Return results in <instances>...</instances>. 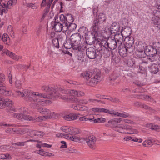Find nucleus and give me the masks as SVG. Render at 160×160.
I'll use <instances>...</instances> for the list:
<instances>
[{
	"label": "nucleus",
	"instance_id": "obj_1",
	"mask_svg": "<svg viewBox=\"0 0 160 160\" xmlns=\"http://www.w3.org/2000/svg\"><path fill=\"white\" fill-rule=\"evenodd\" d=\"M42 91L50 93L49 94L42 93L39 92H32L28 90H24L23 92L18 91L16 93L19 97H25V99L27 101H29L31 102L30 106L33 108L37 107V105L42 106H45L49 105L52 103L50 100L42 99L39 98H50L52 99H56L59 96L56 94L57 90L60 92L62 93L65 94L68 93L69 92L68 90H64L60 87L57 88L54 85H44L42 87Z\"/></svg>",
	"mask_w": 160,
	"mask_h": 160
},
{
	"label": "nucleus",
	"instance_id": "obj_2",
	"mask_svg": "<svg viewBox=\"0 0 160 160\" xmlns=\"http://www.w3.org/2000/svg\"><path fill=\"white\" fill-rule=\"evenodd\" d=\"M108 18L104 13L99 14L98 18L94 19L91 28L96 33L101 30L102 28H103L104 24L106 23Z\"/></svg>",
	"mask_w": 160,
	"mask_h": 160
},
{
	"label": "nucleus",
	"instance_id": "obj_3",
	"mask_svg": "<svg viewBox=\"0 0 160 160\" xmlns=\"http://www.w3.org/2000/svg\"><path fill=\"white\" fill-rule=\"evenodd\" d=\"M37 105V108L38 111L40 113L44 115L38 117L36 118L37 121H39L41 120H44L46 119H48L51 118H56L58 117V114L57 113L54 112H51L49 109L44 108H38Z\"/></svg>",
	"mask_w": 160,
	"mask_h": 160
},
{
	"label": "nucleus",
	"instance_id": "obj_4",
	"mask_svg": "<svg viewBox=\"0 0 160 160\" xmlns=\"http://www.w3.org/2000/svg\"><path fill=\"white\" fill-rule=\"evenodd\" d=\"M114 129L117 131L122 133L133 134H138V131L135 129L132 128L128 125H119L116 126Z\"/></svg>",
	"mask_w": 160,
	"mask_h": 160
},
{
	"label": "nucleus",
	"instance_id": "obj_5",
	"mask_svg": "<svg viewBox=\"0 0 160 160\" xmlns=\"http://www.w3.org/2000/svg\"><path fill=\"white\" fill-rule=\"evenodd\" d=\"M12 101L10 99L8 98L3 99L0 97V108H3L6 105H8V107L7 111L9 113L17 111L14 107L12 106Z\"/></svg>",
	"mask_w": 160,
	"mask_h": 160
},
{
	"label": "nucleus",
	"instance_id": "obj_6",
	"mask_svg": "<svg viewBox=\"0 0 160 160\" xmlns=\"http://www.w3.org/2000/svg\"><path fill=\"white\" fill-rule=\"evenodd\" d=\"M145 52L149 57L148 59L151 62H154L157 61L158 57H157V52L153 48L152 45L146 47Z\"/></svg>",
	"mask_w": 160,
	"mask_h": 160
},
{
	"label": "nucleus",
	"instance_id": "obj_7",
	"mask_svg": "<svg viewBox=\"0 0 160 160\" xmlns=\"http://www.w3.org/2000/svg\"><path fill=\"white\" fill-rule=\"evenodd\" d=\"M102 44H104V48L106 49L109 48L111 50H114L120 45L116 41V40L113 39H108L107 40L102 42Z\"/></svg>",
	"mask_w": 160,
	"mask_h": 160
},
{
	"label": "nucleus",
	"instance_id": "obj_8",
	"mask_svg": "<svg viewBox=\"0 0 160 160\" xmlns=\"http://www.w3.org/2000/svg\"><path fill=\"white\" fill-rule=\"evenodd\" d=\"M60 21L65 25V26H68V25L72 22L74 19L72 15L71 14H67L66 16L63 14H61L59 17Z\"/></svg>",
	"mask_w": 160,
	"mask_h": 160
},
{
	"label": "nucleus",
	"instance_id": "obj_9",
	"mask_svg": "<svg viewBox=\"0 0 160 160\" xmlns=\"http://www.w3.org/2000/svg\"><path fill=\"white\" fill-rule=\"evenodd\" d=\"M5 80V75L3 74H0V93L5 95H8L10 92L6 90V88L3 82Z\"/></svg>",
	"mask_w": 160,
	"mask_h": 160
},
{
	"label": "nucleus",
	"instance_id": "obj_10",
	"mask_svg": "<svg viewBox=\"0 0 160 160\" xmlns=\"http://www.w3.org/2000/svg\"><path fill=\"white\" fill-rule=\"evenodd\" d=\"M87 46L88 43L86 41L85 42H84L83 44L80 45V42H76L72 43V48L74 50L83 52L85 49L87 48L86 47Z\"/></svg>",
	"mask_w": 160,
	"mask_h": 160
},
{
	"label": "nucleus",
	"instance_id": "obj_11",
	"mask_svg": "<svg viewBox=\"0 0 160 160\" xmlns=\"http://www.w3.org/2000/svg\"><path fill=\"white\" fill-rule=\"evenodd\" d=\"M85 140L90 148L92 149L95 148L96 139L94 136L93 135L88 136L85 139Z\"/></svg>",
	"mask_w": 160,
	"mask_h": 160
},
{
	"label": "nucleus",
	"instance_id": "obj_12",
	"mask_svg": "<svg viewBox=\"0 0 160 160\" xmlns=\"http://www.w3.org/2000/svg\"><path fill=\"white\" fill-rule=\"evenodd\" d=\"M86 55L89 59H93L96 57V50L94 48H89L86 49Z\"/></svg>",
	"mask_w": 160,
	"mask_h": 160
},
{
	"label": "nucleus",
	"instance_id": "obj_13",
	"mask_svg": "<svg viewBox=\"0 0 160 160\" xmlns=\"http://www.w3.org/2000/svg\"><path fill=\"white\" fill-rule=\"evenodd\" d=\"M120 27L117 22H113L110 27V32L112 34H117L119 33Z\"/></svg>",
	"mask_w": 160,
	"mask_h": 160
},
{
	"label": "nucleus",
	"instance_id": "obj_14",
	"mask_svg": "<svg viewBox=\"0 0 160 160\" xmlns=\"http://www.w3.org/2000/svg\"><path fill=\"white\" fill-rule=\"evenodd\" d=\"M100 78V76L96 74L94 77L92 78L89 81L87 82V84L88 85L93 87L99 82Z\"/></svg>",
	"mask_w": 160,
	"mask_h": 160
},
{
	"label": "nucleus",
	"instance_id": "obj_15",
	"mask_svg": "<svg viewBox=\"0 0 160 160\" xmlns=\"http://www.w3.org/2000/svg\"><path fill=\"white\" fill-rule=\"evenodd\" d=\"M51 24L53 25V28L55 29V31L56 32H60L62 30L65 29V26H63L62 23H60V22H52Z\"/></svg>",
	"mask_w": 160,
	"mask_h": 160
},
{
	"label": "nucleus",
	"instance_id": "obj_16",
	"mask_svg": "<svg viewBox=\"0 0 160 160\" xmlns=\"http://www.w3.org/2000/svg\"><path fill=\"white\" fill-rule=\"evenodd\" d=\"M80 114L78 112H74L70 113L69 115H65L63 118L66 120L71 121L76 119L79 116Z\"/></svg>",
	"mask_w": 160,
	"mask_h": 160
},
{
	"label": "nucleus",
	"instance_id": "obj_17",
	"mask_svg": "<svg viewBox=\"0 0 160 160\" xmlns=\"http://www.w3.org/2000/svg\"><path fill=\"white\" fill-rule=\"evenodd\" d=\"M118 50L119 55L122 57H126L128 54L126 47L123 44H121L118 46Z\"/></svg>",
	"mask_w": 160,
	"mask_h": 160
},
{
	"label": "nucleus",
	"instance_id": "obj_18",
	"mask_svg": "<svg viewBox=\"0 0 160 160\" xmlns=\"http://www.w3.org/2000/svg\"><path fill=\"white\" fill-rule=\"evenodd\" d=\"M78 31L79 32V34L80 35L81 37L82 36L83 39H86L89 33L88 29L85 27L82 26L79 28Z\"/></svg>",
	"mask_w": 160,
	"mask_h": 160
},
{
	"label": "nucleus",
	"instance_id": "obj_19",
	"mask_svg": "<svg viewBox=\"0 0 160 160\" xmlns=\"http://www.w3.org/2000/svg\"><path fill=\"white\" fill-rule=\"evenodd\" d=\"M92 110L94 112H104L111 115H112L113 113V110L110 111L108 109L103 108H92Z\"/></svg>",
	"mask_w": 160,
	"mask_h": 160
},
{
	"label": "nucleus",
	"instance_id": "obj_20",
	"mask_svg": "<svg viewBox=\"0 0 160 160\" xmlns=\"http://www.w3.org/2000/svg\"><path fill=\"white\" fill-rule=\"evenodd\" d=\"M132 30L131 28L128 27L124 28L121 31V33L122 35V38L125 37V38L130 37L129 36L131 33Z\"/></svg>",
	"mask_w": 160,
	"mask_h": 160
},
{
	"label": "nucleus",
	"instance_id": "obj_21",
	"mask_svg": "<svg viewBox=\"0 0 160 160\" xmlns=\"http://www.w3.org/2000/svg\"><path fill=\"white\" fill-rule=\"evenodd\" d=\"M70 39L72 43L79 42L81 39V37L78 33H76L71 36Z\"/></svg>",
	"mask_w": 160,
	"mask_h": 160
},
{
	"label": "nucleus",
	"instance_id": "obj_22",
	"mask_svg": "<svg viewBox=\"0 0 160 160\" xmlns=\"http://www.w3.org/2000/svg\"><path fill=\"white\" fill-rule=\"evenodd\" d=\"M71 95L75 97H80L83 96L84 93L81 91H78L74 90H71L70 92Z\"/></svg>",
	"mask_w": 160,
	"mask_h": 160
},
{
	"label": "nucleus",
	"instance_id": "obj_23",
	"mask_svg": "<svg viewBox=\"0 0 160 160\" xmlns=\"http://www.w3.org/2000/svg\"><path fill=\"white\" fill-rule=\"evenodd\" d=\"M68 26H65L64 31H66L68 30L71 32L73 31L76 29L77 27V25L75 23L72 22L67 25Z\"/></svg>",
	"mask_w": 160,
	"mask_h": 160
},
{
	"label": "nucleus",
	"instance_id": "obj_24",
	"mask_svg": "<svg viewBox=\"0 0 160 160\" xmlns=\"http://www.w3.org/2000/svg\"><path fill=\"white\" fill-rule=\"evenodd\" d=\"M103 41H105V40H103L101 41V42L98 41L95 44L94 47L96 50L98 51H100L102 50V46L104 47V44L102 43V42Z\"/></svg>",
	"mask_w": 160,
	"mask_h": 160
},
{
	"label": "nucleus",
	"instance_id": "obj_25",
	"mask_svg": "<svg viewBox=\"0 0 160 160\" xmlns=\"http://www.w3.org/2000/svg\"><path fill=\"white\" fill-rule=\"evenodd\" d=\"M150 70L152 73L156 74L159 71V67L157 64H152L150 67Z\"/></svg>",
	"mask_w": 160,
	"mask_h": 160
},
{
	"label": "nucleus",
	"instance_id": "obj_26",
	"mask_svg": "<svg viewBox=\"0 0 160 160\" xmlns=\"http://www.w3.org/2000/svg\"><path fill=\"white\" fill-rule=\"evenodd\" d=\"M147 47L145 42L142 41L139 42L137 45V50L145 51V49Z\"/></svg>",
	"mask_w": 160,
	"mask_h": 160
},
{
	"label": "nucleus",
	"instance_id": "obj_27",
	"mask_svg": "<svg viewBox=\"0 0 160 160\" xmlns=\"http://www.w3.org/2000/svg\"><path fill=\"white\" fill-rule=\"evenodd\" d=\"M20 128H8L5 131L9 133H18L20 132Z\"/></svg>",
	"mask_w": 160,
	"mask_h": 160
},
{
	"label": "nucleus",
	"instance_id": "obj_28",
	"mask_svg": "<svg viewBox=\"0 0 160 160\" xmlns=\"http://www.w3.org/2000/svg\"><path fill=\"white\" fill-rule=\"evenodd\" d=\"M3 42L7 45H9L10 43V39L7 34L4 33L2 39Z\"/></svg>",
	"mask_w": 160,
	"mask_h": 160
},
{
	"label": "nucleus",
	"instance_id": "obj_29",
	"mask_svg": "<svg viewBox=\"0 0 160 160\" xmlns=\"http://www.w3.org/2000/svg\"><path fill=\"white\" fill-rule=\"evenodd\" d=\"M126 41L125 46H131L133 45L134 42V39L132 37H130L125 38Z\"/></svg>",
	"mask_w": 160,
	"mask_h": 160
},
{
	"label": "nucleus",
	"instance_id": "obj_30",
	"mask_svg": "<svg viewBox=\"0 0 160 160\" xmlns=\"http://www.w3.org/2000/svg\"><path fill=\"white\" fill-rule=\"evenodd\" d=\"M72 43L70 39H68L64 42L63 46L66 49H70L72 47Z\"/></svg>",
	"mask_w": 160,
	"mask_h": 160
},
{
	"label": "nucleus",
	"instance_id": "obj_31",
	"mask_svg": "<svg viewBox=\"0 0 160 160\" xmlns=\"http://www.w3.org/2000/svg\"><path fill=\"white\" fill-rule=\"evenodd\" d=\"M113 35L114 36L113 39L116 40V41L118 42V43L120 44H122L121 40L123 39V37L122 38V35L121 34L120 35L119 33H118L117 34H113Z\"/></svg>",
	"mask_w": 160,
	"mask_h": 160
},
{
	"label": "nucleus",
	"instance_id": "obj_32",
	"mask_svg": "<svg viewBox=\"0 0 160 160\" xmlns=\"http://www.w3.org/2000/svg\"><path fill=\"white\" fill-rule=\"evenodd\" d=\"M151 23L155 25H160V18L157 17H152L151 20Z\"/></svg>",
	"mask_w": 160,
	"mask_h": 160
},
{
	"label": "nucleus",
	"instance_id": "obj_33",
	"mask_svg": "<svg viewBox=\"0 0 160 160\" xmlns=\"http://www.w3.org/2000/svg\"><path fill=\"white\" fill-rule=\"evenodd\" d=\"M153 48L156 49L157 52V55L160 54V43L158 42H155L153 43L152 45Z\"/></svg>",
	"mask_w": 160,
	"mask_h": 160
},
{
	"label": "nucleus",
	"instance_id": "obj_34",
	"mask_svg": "<svg viewBox=\"0 0 160 160\" xmlns=\"http://www.w3.org/2000/svg\"><path fill=\"white\" fill-rule=\"evenodd\" d=\"M92 75V72L89 71H85L81 74V76L86 79L91 77Z\"/></svg>",
	"mask_w": 160,
	"mask_h": 160
},
{
	"label": "nucleus",
	"instance_id": "obj_35",
	"mask_svg": "<svg viewBox=\"0 0 160 160\" xmlns=\"http://www.w3.org/2000/svg\"><path fill=\"white\" fill-rule=\"evenodd\" d=\"M145 50H137L136 53V55L139 58H142L145 57Z\"/></svg>",
	"mask_w": 160,
	"mask_h": 160
},
{
	"label": "nucleus",
	"instance_id": "obj_36",
	"mask_svg": "<svg viewBox=\"0 0 160 160\" xmlns=\"http://www.w3.org/2000/svg\"><path fill=\"white\" fill-rule=\"evenodd\" d=\"M96 96L97 98H100V99H108L111 101L114 102L117 101V99L112 98L111 97H110V98H104V97L105 96H104V95H101L99 94H97L96 95Z\"/></svg>",
	"mask_w": 160,
	"mask_h": 160
},
{
	"label": "nucleus",
	"instance_id": "obj_37",
	"mask_svg": "<svg viewBox=\"0 0 160 160\" xmlns=\"http://www.w3.org/2000/svg\"><path fill=\"white\" fill-rule=\"evenodd\" d=\"M4 52L5 53L6 55H8L13 59H17V57L14 53L11 52L8 50H5Z\"/></svg>",
	"mask_w": 160,
	"mask_h": 160
},
{
	"label": "nucleus",
	"instance_id": "obj_38",
	"mask_svg": "<svg viewBox=\"0 0 160 160\" xmlns=\"http://www.w3.org/2000/svg\"><path fill=\"white\" fill-rule=\"evenodd\" d=\"M61 39V38H55L52 40V42L53 45L56 48H59V41Z\"/></svg>",
	"mask_w": 160,
	"mask_h": 160
},
{
	"label": "nucleus",
	"instance_id": "obj_39",
	"mask_svg": "<svg viewBox=\"0 0 160 160\" xmlns=\"http://www.w3.org/2000/svg\"><path fill=\"white\" fill-rule=\"evenodd\" d=\"M23 4L24 5H26V6L28 7L31 8L33 9H36L38 7V5H36V3H26L25 5V4L23 3Z\"/></svg>",
	"mask_w": 160,
	"mask_h": 160
},
{
	"label": "nucleus",
	"instance_id": "obj_40",
	"mask_svg": "<svg viewBox=\"0 0 160 160\" xmlns=\"http://www.w3.org/2000/svg\"><path fill=\"white\" fill-rule=\"evenodd\" d=\"M17 2V0H10L7 3V8H10L12 5H15Z\"/></svg>",
	"mask_w": 160,
	"mask_h": 160
},
{
	"label": "nucleus",
	"instance_id": "obj_41",
	"mask_svg": "<svg viewBox=\"0 0 160 160\" xmlns=\"http://www.w3.org/2000/svg\"><path fill=\"white\" fill-rule=\"evenodd\" d=\"M122 120V118H115L113 119L110 120H109L108 123L109 124H114L116 122H120Z\"/></svg>",
	"mask_w": 160,
	"mask_h": 160
},
{
	"label": "nucleus",
	"instance_id": "obj_42",
	"mask_svg": "<svg viewBox=\"0 0 160 160\" xmlns=\"http://www.w3.org/2000/svg\"><path fill=\"white\" fill-rule=\"evenodd\" d=\"M22 116L23 117L22 119L26 120L33 121L35 120L34 118L31 116H30L29 115H25L24 113H22Z\"/></svg>",
	"mask_w": 160,
	"mask_h": 160
},
{
	"label": "nucleus",
	"instance_id": "obj_43",
	"mask_svg": "<svg viewBox=\"0 0 160 160\" xmlns=\"http://www.w3.org/2000/svg\"><path fill=\"white\" fill-rule=\"evenodd\" d=\"M126 47L127 50V53L128 52L129 53L132 52L135 50V48L133 45L131 46H125Z\"/></svg>",
	"mask_w": 160,
	"mask_h": 160
},
{
	"label": "nucleus",
	"instance_id": "obj_44",
	"mask_svg": "<svg viewBox=\"0 0 160 160\" xmlns=\"http://www.w3.org/2000/svg\"><path fill=\"white\" fill-rule=\"evenodd\" d=\"M1 159H10L11 158L10 154H1L0 155Z\"/></svg>",
	"mask_w": 160,
	"mask_h": 160
},
{
	"label": "nucleus",
	"instance_id": "obj_45",
	"mask_svg": "<svg viewBox=\"0 0 160 160\" xmlns=\"http://www.w3.org/2000/svg\"><path fill=\"white\" fill-rule=\"evenodd\" d=\"M106 121V119L105 118H98L95 119L93 120L94 122L103 123Z\"/></svg>",
	"mask_w": 160,
	"mask_h": 160
},
{
	"label": "nucleus",
	"instance_id": "obj_46",
	"mask_svg": "<svg viewBox=\"0 0 160 160\" xmlns=\"http://www.w3.org/2000/svg\"><path fill=\"white\" fill-rule=\"evenodd\" d=\"M118 77V75L116 73H114L112 74L109 78V80H115L117 79V78Z\"/></svg>",
	"mask_w": 160,
	"mask_h": 160
},
{
	"label": "nucleus",
	"instance_id": "obj_47",
	"mask_svg": "<svg viewBox=\"0 0 160 160\" xmlns=\"http://www.w3.org/2000/svg\"><path fill=\"white\" fill-rule=\"evenodd\" d=\"M94 119V118H87L85 116H84L82 117H80L79 118V120L81 121H86L88 120L90 121H92V119Z\"/></svg>",
	"mask_w": 160,
	"mask_h": 160
},
{
	"label": "nucleus",
	"instance_id": "obj_48",
	"mask_svg": "<svg viewBox=\"0 0 160 160\" xmlns=\"http://www.w3.org/2000/svg\"><path fill=\"white\" fill-rule=\"evenodd\" d=\"M22 114V113H14L13 114V116L14 117L17 118L18 119L22 120V119L23 118Z\"/></svg>",
	"mask_w": 160,
	"mask_h": 160
},
{
	"label": "nucleus",
	"instance_id": "obj_49",
	"mask_svg": "<svg viewBox=\"0 0 160 160\" xmlns=\"http://www.w3.org/2000/svg\"><path fill=\"white\" fill-rule=\"evenodd\" d=\"M152 17L160 18V12L158 10H155L153 11Z\"/></svg>",
	"mask_w": 160,
	"mask_h": 160
},
{
	"label": "nucleus",
	"instance_id": "obj_50",
	"mask_svg": "<svg viewBox=\"0 0 160 160\" xmlns=\"http://www.w3.org/2000/svg\"><path fill=\"white\" fill-rule=\"evenodd\" d=\"M135 64V61L132 59H128L127 61V64L129 67H132Z\"/></svg>",
	"mask_w": 160,
	"mask_h": 160
},
{
	"label": "nucleus",
	"instance_id": "obj_51",
	"mask_svg": "<svg viewBox=\"0 0 160 160\" xmlns=\"http://www.w3.org/2000/svg\"><path fill=\"white\" fill-rule=\"evenodd\" d=\"M150 128L153 130H157L160 129V126L155 124H150Z\"/></svg>",
	"mask_w": 160,
	"mask_h": 160
},
{
	"label": "nucleus",
	"instance_id": "obj_52",
	"mask_svg": "<svg viewBox=\"0 0 160 160\" xmlns=\"http://www.w3.org/2000/svg\"><path fill=\"white\" fill-rule=\"evenodd\" d=\"M72 107L75 110H83V108L82 107H80L78 105H75L73 104L72 105Z\"/></svg>",
	"mask_w": 160,
	"mask_h": 160
},
{
	"label": "nucleus",
	"instance_id": "obj_53",
	"mask_svg": "<svg viewBox=\"0 0 160 160\" xmlns=\"http://www.w3.org/2000/svg\"><path fill=\"white\" fill-rule=\"evenodd\" d=\"M56 94L58 95L59 96H58V97L56 99L58 98H61L63 100H66L68 99V97L67 95L62 96V95H61L60 93L57 92Z\"/></svg>",
	"mask_w": 160,
	"mask_h": 160
},
{
	"label": "nucleus",
	"instance_id": "obj_54",
	"mask_svg": "<svg viewBox=\"0 0 160 160\" xmlns=\"http://www.w3.org/2000/svg\"><path fill=\"white\" fill-rule=\"evenodd\" d=\"M142 107L143 108L146 109H148L150 111H151V112H153L154 111V109L152 108H151L149 107H148L145 104H143L142 105Z\"/></svg>",
	"mask_w": 160,
	"mask_h": 160
},
{
	"label": "nucleus",
	"instance_id": "obj_55",
	"mask_svg": "<svg viewBox=\"0 0 160 160\" xmlns=\"http://www.w3.org/2000/svg\"><path fill=\"white\" fill-rule=\"evenodd\" d=\"M36 136H37L38 138H41L44 135V132L41 131H37L36 132Z\"/></svg>",
	"mask_w": 160,
	"mask_h": 160
},
{
	"label": "nucleus",
	"instance_id": "obj_56",
	"mask_svg": "<svg viewBox=\"0 0 160 160\" xmlns=\"http://www.w3.org/2000/svg\"><path fill=\"white\" fill-rule=\"evenodd\" d=\"M34 152L36 153L39 154L42 156H44L45 153V152L42 149H41L40 150H36Z\"/></svg>",
	"mask_w": 160,
	"mask_h": 160
},
{
	"label": "nucleus",
	"instance_id": "obj_57",
	"mask_svg": "<svg viewBox=\"0 0 160 160\" xmlns=\"http://www.w3.org/2000/svg\"><path fill=\"white\" fill-rule=\"evenodd\" d=\"M121 22L123 25L124 26H127L128 23V20L125 18L122 19Z\"/></svg>",
	"mask_w": 160,
	"mask_h": 160
},
{
	"label": "nucleus",
	"instance_id": "obj_58",
	"mask_svg": "<svg viewBox=\"0 0 160 160\" xmlns=\"http://www.w3.org/2000/svg\"><path fill=\"white\" fill-rule=\"evenodd\" d=\"M129 114L126 112H122L121 117L123 118H127L129 117Z\"/></svg>",
	"mask_w": 160,
	"mask_h": 160
},
{
	"label": "nucleus",
	"instance_id": "obj_59",
	"mask_svg": "<svg viewBox=\"0 0 160 160\" xmlns=\"http://www.w3.org/2000/svg\"><path fill=\"white\" fill-rule=\"evenodd\" d=\"M27 141V142H28ZM26 142H26H17L14 143L13 145H17L18 146H23L25 144Z\"/></svg>",
	"mask_w": 160,
	"mask_h": 160
},
{
	"label": "nucleus",
	"instance_id": "obj_60",
	"mask_svg": "<svg viewBox=\"0 0 160 160\" xmlns=\"http://www.w3.org/2000/svg\"><path fill=\"white\" fill-rule=\"evenodd\" d=\"M73 132L74 133V134H78L79 133H80L81 132V130L77 128H75L73 129Z\"/></svg>",
	"mask_w": 160,
	"mask_h": 160
},
{
	"label": "nucleus",
	"instance_id": "obj_61",
	"mask_svg": "<svg viewBox=\"0 0 160 160\" xmlns=\"http://www.w3.org/2000/svg\"><path fill=\"white\" fill-rule=\"evenodd\" d=\"M132 141L134 142H141L142 141V140L141 138L138 139L137 138H134L132 139Z\"/></svg>",
	"mask_w": 160,
	"mask_h": 160
},
{
	"label": "nucleus",
	"instance_id": "obj_62",
	"mask_svg": "<svg viewBox=\"0 0 160 160\" xmlns=\"http://www.w3.org/2000/svg\"><path fill=\"white\" fill-rule=\"evenodd\" d=\"M137 90H138V91L140 92L143 93L146 92V89L143 88L139 87L138 89H137Z\"/></svg>",
	"mask_w": 160,
	"mask_h": 160
},
{
	"label": "nucleus",
	"instance_id": "obj_63",
	"mask_svg": "<svg viewBox=\"0 0 160 160\" xmlns=\"http://www.w3.org/2000/svg\"><path fill=\"white\" fill-rule=\"evenodd\" d=\"M15 86L17 88H19L21 87V83L20 81L19 80H17L15 82Z\"/></svg>",
	"mask_w": 160,
	"mask_h": 160
},
{
	"label": "nucleus",
	"instance_id": "obj_64",
	"mask_svg": "<svg viewBox=\"0 0 160 160\" xmlns=\"http://www.w3.org/2000/svg\"><path fill=\"white\" fill-rule=\"evenodd\" d=\"M83 58L84 54L83 53H81L80 56H79L78 57V60H81L82 61H84Z\"/></svg>",
	"mask_w": 160,
	"mask_h": 160
}]
</instances>
